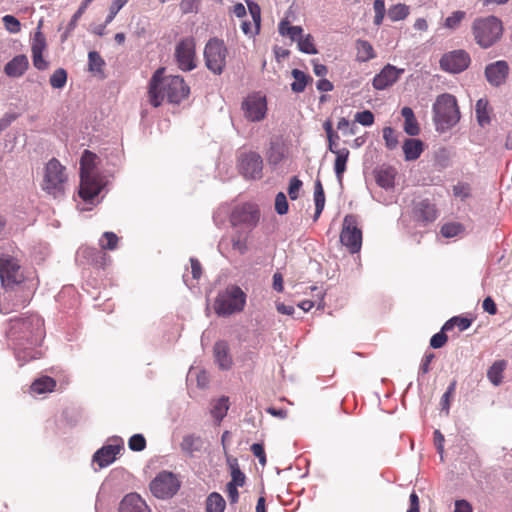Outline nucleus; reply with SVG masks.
Here are the masks:
<instances>
[{
  "label": "nucleus",
  "mask_w": 512,
  "mask_h": 512,
  "mask_svg": "<svg viewBox=\"0 0 512 512\" xmlns=\"http://www.w3.org/2000/svg\"><path fill=\"white\" fill-rule=\"evenodd\" d=\"M189 93L190 87L183 77L166 75L165 68H158L149 81L148 98L153 107H159L165 99L169 103L179 104Z\"/></svg>",
  "instance_id": "obj_1"
},
{
  "label": "nucleus",
  "mask_w": 512,
  "mask_h": 512,
  "mask_svg": "<svg viewBox=\"0 0 512 512\" xmlns=\"http://www.w3.org/2000/svg\"><path fill=\"white\" fill-rule=\"evenodd\" d=\"M96 155L89 150H85L80 159V188L79 196L86 205L93 206L99 201L96 197L100 194L103 189L102 178L95 175Z\"/></svg>",
  "instance_id": "obj_2"
},
{
  "label": "nucleus",
  "mask_w": 512,
  "mask_h": 512,
  "mask_svg": "<svg viewBox=\"0 0 512 512\" xmlns=\"http://www.w3.org/2000/svg\"><path fill=\"white\" fill-rule=\"evenodd\" d=\"M460 119L456 98L448 93L439 95L433 104V120L437 131L444 132L455 126Z\"/></svg>",
  "instance_id": "obj_3"
},
{
  "label": "nucleus",
  "mask_w": 512,
  "mask_h": 512,
  "mask_svg": "<svg viewBox=\"0 0 512 512\" xmlns=\"http://www.w3.org/2000/svg\"><path fill=\"white\" fill-rule=\"evenodd\" d=\"M246 304V294L237 285H229L218 293L214 310L218 316H230L243 311Z\"/></svg>",
  "instance_id": "obj_4"
},
{
  "label": "nucleus",
  "mask_w": 512,
  "mask_h": 512,
  "mask_svg": "<svg viewBox=\"0 0 512 512\" xmlns=\"http://www.w3.org/2000/svg\"><path fill=\"white\" fill-rule=\"evenodd\" d=\"M476 43L482 48L491 47L502 35L503 26L495 16L476 18L472 25Z\"/></svg>",
  "instance_id": "obj_5"
},
{
  "label": "nucleus",
  "mask_w": 512,
  "mask_h": 512,
  "mask_svg": "<svg viewBox=\"0 0 512 512\" xmlns=\"http://www.w3.org/2000/svg\"><path fill=\"white\" fill-rule=\"evenodd\" d=\"M66 179L65 167L52 158L45 166L42 189L57 198L64 193Z\"/></svg>",
  "instance_id": "obj_6"
},
{
  "label": "nucleus",
  "mask_w": 512,
  "mask_h": 512,
  "mask_svg": "<svg viewBox=\"0 0 512 512\" xmlns=\"http://www.w3.org/2000/svg\"><path fill=\"white\" fill-rule=\"evenodd\" d=\"M227 48L222 40L210 39L204 49V58L207 68L216 75H220L226 65Z\"/></svg>",
  "instance_id": "obj_7"
},
{
  "label": "nucleus",
  "mask_w": 512,
  "mask_h": 512,
  "mask_svg": "<svg viewBox=\"0 0 512 512\" xmlns=\"http://www.w3.org/2000/svg\"><path fill=\"white\" fill-rule=\"evenodd\" d=\"M0 279L6 289H13L24 280L21 266L13 256L8 254L0 256Z\"/></svg>",
  "instance_id": "obj_8"
},
{
  "label": "nucleus",
  "mask_w": 512,
  "mask_h": 512,
  "mask_svg": "<svg viewBox=\"0 0 512 512\" xmlns=\"http://www.w3.org/2000/svg\"><path fill=\"white\" fill-rule=\"evenodd\" d=\"M340 242L352 254L360 251L362 246V231L353 215H346L343 220Z\"/></svg>",
  "instance_id": "obj_9"
},
{
  "label": "nucleus",
  "mask_w": 512,
  "mask_h": 512,
  "mask_svg": "<svg viewBox=\"0 0 512 512\" xmlns=\"http://www.w3.org/2000/svg\"><path fill=\"white\" fill-rule=\"evenodd\" d=\"M180 482L177 477L167 471L160 472L150 483L151 493L159 499H168L177 493Z\"/></svg>",
  "instance_id": "obj_10"
},
{
  "label": "nucleus",
  "mask_w": 512,
  "mask_h": 512,
  "mask_svg": "<svg viewBox=\"0 0 512 512\" xmlns=\"http://www.w3.org/2000/svg\"><path fill=\"white\" fill-rule=\"evenodd\" d=\"M195 46L192 37H186L177 43L174 56L180 70L191 71L196 68Z\"/></svg>",
  "instance_id": "obj_11"
},
{
  "label": "nucleus",
  "mask_w": 512,
  "mask_h": 512,
  "mask_svg": "<svg viewBox=\"0 0 512 512\" xmlns=\"http://www.w3.org/2000/svg\"><path fill=\"white\" fill-rule=\"evenodd\" d=\"M241 110L246 120L260 122L267 114V102L265 96L259 93L248 95L241 104Z\"/></svg>",
  "instance_id": "obj_12"
},
{
  "label": "nucleus",
  "mask_w": 512,
  "mask_h": 512,
  "mask_svg": "<svg viewBox=\"0 0 512 512\" xmlns=\"http://www.w3.org/2000/svg\"><path fill=\"white\" fill-rule=\"evenodd\" d=\"M123 440L120 437H112L108 443L98 449L93 455V462L96 463L100 469L105 468L116 460V456L123 449Z\"/></svg>",
  "instance_id": "obj_13"
},
{
  "label": "nucleus",
  "mask_w": 512,
  "mask_h": 512,
  "mask_svg": "<svg viewBox=\"0 0 512 512\" xmlns=\"http://www.w3.org/2000/svg\"><path fill=\"white\" fill-rule=\"evenodd\" d=\"M470 61V56L466 51L453 50L441 57L440 67L446 72L457 74L467 69Z\"/></svg>",
  "instance_id": "obj_14"
},
{
  "label": "nucleus",
  "mask_w": 512,
  "mask_h": 512,
  "mask_svg": "<svg viewBox=\"0 0 512 512\" xmlns=\"http://www.w3.org/2000/svg\"><path fill=\"white\" fill-rule=\"evenodd\" d=\"M240 172L251 179H258L262 175L263 161L261 156L256 152L242 154L239 164Z\"/></svg>",
  "instance_id": "obj_15"
},
{
  "label": "nucleus",
  "mask_w": 512,
  "mask_h": 512,
  "mask_svg": "<svg viewBox=\"0 0 512 512\" xmlns=\"http://www.w3.org/2000/svg\"><path fill=\"white\" fill-rule=\"evenodd\" d=\"M403 73L404 69L387 64L375 75L372 86L376 90H384L396 83Z\"/></svg>",
  "instance_id": "obj_16"
},
{
  "label": "nucleus",
  "mask_w": 512,
  "mask_h": 512,
  "mask_svg": "<svg viewBox=\"0 0 512 512\" xmlns=\"http://www.w3.org/2000/svg\"><path fill=\"white\" fill-rule=\"evenodd\" d=\"M11 336H14L17 332L19 333H36L37 338L41 336L42 320L37 315H31L24 318L15 319L11 322ZM38 339L35 340V342Z\"/></svg>",
  "instance_id": "obj_17"
},
{
  "label": "nucleus",
  "mask_w": 512,
  "mask_h": 512,
  "mask_svg": "<svg viewBox=\"0 0 512 512\" xmlns=\"http://www.w3.org/2000/svg\"><path fill=\"white\" fill-rule=\"evenodd\" d=\"M509 72L506 61H496L486 66L485 77L490 85L498 87L505 83Z\"/></svg>",
  "instance_id": "obj_18"
},
{
  "label": "nucleus",
  "mask_w": 512,
  "mask_h": 512,
  "mask_svg": "<svg viewBox=\"0 0 512 512\" xmlns=\"http://www.w3.org/2000/svg\"><path fill=\"white\" fill-rule=\"evenodd\" d=\"M118 512H150V509L138 494L130 493L121 500Z\"/></svg>",
  "instance_id": "obj_19"
},
{
  "label": "nucleus",
  "mask_w": 512,
  "mask_h": 512,
  "mask_svg": "<svg viewBox=\"0 0 512 512\" xmlns=\"http://www.w3.org/2000/svg\"><path fill=\"white\" fill-rule=\"evenodd\" d=\"M396 175L397 171L394 167L381 166L375 171V180L380 187L389 190L394 187Z\"/></svg>",
  "instance_id": "obj_20"
},
{
  "label": "nucleus",
  "mask_w": 512,
  "mask_h": 512,
  "mask_svg": "<svg viewBox=\"0 0 512 512\" xmlns=\"http://www.w3.org/2000/svg\"><path fill=\"white\" fill-rule=\"evenodd\" d=\"M28 65V58L25 55H17L5 65L4 72L9 77H20L25 73Z\"/></svg>",
  "instance_id": "obj_21"
},
{
  "label": "nucleus",
  "mask_w": 512,
  "mask_h": 512,
  "mask_svg": "<svg viewBox=\"0 0 512 512\" xmlns=\"http://www.w3.org/2000/svg\"><path fill=\"white\" fill-rule=\"evenodd\" d=\"M214 357L218 366L228 370L232 365V358L229 355V347L225 341H219L214 345Z\"/></svg>",
  "instance_id": "obj_22"
},
{
  "label": "nucleus",
  "mask_w": 512,
  "mask_h": 512,
  "mask_svg": "<svg viewBox=\"0 0 512 512\" xmlns=\"http://www.w3.org/2000/svg\"><path fill=\"white\" fill-rule=\"evenodd\" d=\"M402 149L405 160L413 161L418 159L423 152V142L419 139L408 138L404 141Z\"/></svg>",
  "instance_id": "obj_23"
},
{
  "label": "nucleus",
  "mask_w": 512,
  "mask_h": 512,
  "mask_svg": "<svg viewBox=\"0 0 512 512\" xmlns=\"http://www.w3.org/2000/svg\"><path fill=\"white\" fill-rule=\"evenodd\" d=\"M401 115L404 118L403 129L405 133L408 134L409 136L418 135L420 132V128L413 110L410 107H403L401 110Z\"/></svg>",
  "instance_id": "obj_24"
},
{
  "label": "nucleus",
  "mask_w": 512,
  "mask_h": 512,
  "mask_svg": "<svg viewBox=\"0 0 512 512\" xmlns=\"http://www.w3.org/2000/svg\"><path fill=\"white\" fill-rule=\"evenodd\" d=\"M56 387V381L49 376H42L33 381L31 384V392L34 394H45L52 392Z\"/></svg>",
  "instance_id": "obj_25"
},
{
  "label": "nucleus",
  "mask_w": 512,
  "mask_h": 512,
  "mask_svg": "<svg viewBox=\"0 0 512 512\" xmlns=\"http://www.w3.org/2000/svg\"><path fill=\"white\" fill-rule=\"evenodd\" d=\"M416 214L424 222H432L437 218L435 206L428 200H423L417 204Z\"/></svg>",
  "instance_id": "obj_26"
},
{
  "label": "nucleus",
  "mask_w": 512,
  "mask_h": 512,
  "mask_svg": "<svg viewBox=\"0 0 512 512\" xmlns=\"http://www.w3.org/2000/svg\"><path fill=\"white\" fill-rule=\"evenodd\" d=\"M336 155V159L334 162V171L337 177V180L341 183L343 179V174L346 170V164L349 158V150L347 148H341L339 151H334Z\"/></svg>",
  "instance_id": "obj_27"
},
{
  "label": "nucleus",
  "mask_w": 512,
  "mask_h": 512,
  "mask_svg": "<svg viewBox=\"0 0 512 512\" xmlns=\"http://www.w3.org/2000/svg\"><path fill=\"white\" fill-rule=\"evenodd\" d=\"M181 450L189 455L193 456L195 452H198L202 448V440L199 436L195 435H186L183 437L180 443Z\"/></svg>",
  "instance_id": "obj_28"
},
{
  "label": "nucleus",
  "mask_w": 512,
  "mask_h": 512,
  "mask_svg": "<svg viewBox=\"0 0 512 512\" xmlns=\"http://www.w3.org/2000/svg\"><path fill=\"white\" fill-rule=\"evenodd\" d=\"M357 60L359 62H367L376 57L373 46L366 40L359 39L356 41Z\"/></svg>",
  "instance_id": "obj_29"
},
{
  "label": "nucleus",
  "mask_w": 512,
  "mask_h": 512,
  "mask_svg": "<svg viewBox=\"0 0 512 512\" xmlns=\"http://www.w3.org/2000/svg\"><path fill=\"white\" fill-rule=\"evenodd\" d=\"M228 465L231 473V480L227 484L242 487L245 484L246 476L240 470L237 459H228Z\"/></svg>",
  "instance_id": "obj_30"
},
{
  "label": "nucleus",
  "mask_w": 512,
  "mask_h": 512,
  "mask_svg": "<svg viewBox=\"0 0 512 512\" xmlns=\"http://www.w3.org/2000/svg\"><path fill=\"white\" fill-rule=\"evenodd\" d=\"M292 76L294 82L291 84V90L295 93L303 92L308 82L312 81V78L308 74L299 69H293Z\"/></svg>",
  "instance_id": "obj_31"
},
{
  "label": "nucleus",
  "mask_w": 512,
  "mask_h": 512,
  "mask_svg": "<svg viewBox=\"0 0 512 512\" xmlns=\"http://www.w3.org/2000/svg\"><path fill=\"white\" fill-rule=\"evenodd\" d=\"M506 367V361L499 360L492 364V366L487 371V377L489 381L495 385L498 386L502 382V374Z\"/></svg>",
  "instance_id": "obj_32"
},
{
  "label": "nucleus",
  "mask_w": 512,
  "mask_h": 512,
  "mask_svg": "<svg viewBox=\"0 0 512 512\" xmlns=\"http://www.w3.org/2000/svg\"><path fill=\"white\" fill-rule=\"evenodd\" d=\"M225 500L217 492L211 493L206 500V512H224Z\"/></svg>",
  "instance_id": "obj_33"
},
{
  "label": "nucleus",
  "mask_w": 512,
  "mask_h": 512,
  "mask_svg": "<svg viewBox=\"0 0 512 512\" xmlns=\"http://www.w3.org/2000/svg\"><path fill=\"white\" fill-rule=\"evenodd\" d=\"M228 409V398L226 397H222L214 403L211 414L216 420L217 424H219L226 416Z\"/></svg>",
  "instance_id": "obj_34"
},
{
  "label": "nucleus",
  "mask_w": 512,
  "mask_h": 512,
  "mask_svg": "<svg viewBox=\"0 0 512 512\" xmlns=\"http://www.w3.org/2000/svg\"><path fill=\"white\" fill-rule=\"evenodd\" d=\"M475 112H476V117H477L478 123L481 126H485L486 124H488L490 122L489 111H488V101L486 99L481 98L476 102Z\"/></svg>",
  "instance_id": "obj_35"
},
{
  "label": "nucleus",
  "mask_w": 512,
  "mask_h": 512,
  "mask_svg": "<svg viewBox=\"0 0 512 512\" xmlns=\"http://www.w3.org/2000/svg\"><path fill=\"white\" fill-rule=\"evenodd\" d=\"M409 15V7L405 4L399 3L391 6L388 9V17L391 21H400Z\"/></svg>",
  "instance_id": "obj_36"
},
{
  "label": "nucleus",
  "mask_w": 512,
  "mask_h": 512,
  "mask_svg": "<svg viewBox=\"0 0 512 512\" xmlns=\"http://www.w3.org/2000/svg\"><path fill=\"white\" fill-rule=\"evenodd\" d=\"M472 321L466 317L455 316L449 319L444 325L443 330L450 331L455 326L459 328V331H464L471 326Z\"/></svg>",
  "instance_id": "obj_37"
},
{
  "label": "nucleus",
  "mask_w": 512,
  "mask_h": 512,
  "mask_svg": "<svg viewBox=\"0 0 512 512\" xmlns=\"http://www.w3.org/2000/svg\"><path fill=\"white\" fill-rule=\"evenodd\" d=\"M466 17V12L457 10L448 16L444 21V27L450 30H456L459 28L461 22Z\"/></svg>",
  "instance_id": "obj_38"
},
{
  "label": "nucleus",
  "mask_w": 512,
  "mask_h": 512,
  "mask_svg": "<svg viewBox=\"0 0 512 512\" xmlns=\"http://www.w3.org/2000/svg\"><path fill=\"white\" fill-rule=\"evenodd\" d=\"M298 48L301 52L306 54H317L318 51L315 48L313 37L310 34L302 36L298 39Z\"/></svg>",
  "instance_id": "obj_39"
},
{
  "label": "nucleus",
  "mask_w": 512,
  "mask_h": 512,
  "mask_svg": "<svg viewBox=\"0 0 512 512\" xmlns=\"http://www.w3.org/2000/svg\"><path fill=\"white\" fill-rule=\"evenodd\" d=\"M49 82L55 89L63 88L67 82V72L63 68H58L50 76Z\"/></svg>",
  "instance_id": "obj_40"
},
{
  "label": "nucleus",
  "mask_w": 512,
  "mask_h": 512,
  "mask_svg": "<svg viewBox=\"0 0 512 512\" xmlns=\"http://www.w3.org/2000/svg\"><path fill=\"white\" fill-rule=\"evenodd\" d=\"M105 62L100 56V54L96 51H90L88 54V66L89 70L94 73L102 72V68Z\"/></svg>",
  "instance_id": "obj_41"
},
{
  "label": "nucleus",
  "mask_w": 512,
  "mask_h": 512,
  "mask_svg": "<svg viewBox=\"0 0 512 512\" xmlns=\"http://www.w3.org/2000/svg\"><path fill=\"white\" fill-rule=\"evenodd\" d=\"M118 237L113 232H105L99 241L102 249L114 250L117 247Z\"/></svg>",
  "instance_id": "obj_42"
},
{
  "label": "nucleus",
  "mask_w": 512,
  "mask_h": 512,
  "mask_svg": "<svg viewBox=\"0 0 512 512\" xmlns=\"http://www.w3.org/2000/svg\"><path fill=\"white\" fill-rule=\"evenodd\" d=\"M129 2V0H112L109 6V13L106 17V24H110L118 12Z\"/></svg>",
  "instance_id": "obj_43"
},
{
  "label": "nucleus",
  "mask_w": 512,
  "mask_h": 512,
  "mask_svg": "<svg viewBox=\"0 0 512 512\" xmlns=\"http://www.w3.org/2000/svg\"><path fill=\"white\" fill-rule=\"evenodd\" d=\"M455 389H456V381H453L447 387V390L445 391V393L443 394V396L441 398L442 411H445L446 414L449 413L450 399L453 397V395L455 393Z\"/></svg>",
  "instance_id": "obj_44"
},
{
  "label": "nucleus",
  "mask_w": 512,
  "mask_h": 512,
  "mask_svg": "<svg viewBox=\"0 0 512 512\" xmlns=\"http://www.w3.org/2000/svg\"><path fill=\"white\" fill-rule=\"evenodd\" d=\"M46 48V40L42 32L40 31V27L34 34V38L32 41V52H43Z\"/></svg>",
  "instance_id": "obj_45"
},
{
  "label": "nucleus",
  "mask_w": 512,
  "mask_h": 512,
  "mask_svg": "<svg viewBox=\"0 0 512 512\" xmlns=\"http://www.w3.org/2000/svg\"><path fill=\"white\" fill-rule=\"evenodd\" d=\"M287 197L283 192L277 193L275 197V210L279 215H284L288 212Z\"/></svg>",
  "instance_id": "obj_46"
},
{
  "label": "nucleus",
  "mask_w": 512,
  "mask_h": 512,
  "mask_svg": "<svg viewBox=\"0 0 512 512\" xmlns=\"http://www.w3.org/2000/svg\"><path fill=\"white\" fill-rule=\"evenodd\" d=\"M462 231V226L458 223H447L442 226L441 234L445 238H451L457 236Z\"/></svg>",
  "instance_id": "obj_47"
},
{
  "label": "nucleus",
  "mask_w": 512,
  "mask_h": 512,
  "mask_svg": "<svg viewBox=\"0 0 512 512\" xmlns=\"http://www.w3.org/2000/svg\"><path fill=\"white\" fill-rule=\"evenodd\" d=\"M2 21L4 23L5 28L10 33H18L20 31V29H21V25H20L19 20L16 17L12 16V15H5L2 18Z\"/></svg>",
  "instance_id": "obj_48"
},
{
  "label": "nucleus",
  "mask_w": 512,
  "mask_h": 512,
  "mask_svg": "<svg viewBox=\"0 0 512 512\" xmlns=\"http://www.w3.org/2000/svg\"><path fill=\"white\" fill-rule=\"evenodd\" d=\"M128 445L133 451H142L146 447V440L142 434H134L129 439Z\"/></svg>",
  "instance_id": "obj_49"
},
{
  "label": "nucleus",
  "mask_w": 512,
  "mask_h": 512,
  "mask_svg": "<svg viewBox=\"0 0 512 512\" xmlns=\"http://www.w3.org/2000/svg\"><path fill=\"white\" fill-rule=\"evenodd\" d=\"M355 122H357L363 126H371L374 123V115L369 110L357 112L355 114Z\"/></svg>",
  "instance_id": "obj_50"
},
{
  "label": "nucleus",
  "mask_w": 512,
  "mask_h": 512,
  "mask_svg": "<svg viewBox=\"0 0 512 512\" xmlns=\"http://www.w3.org/2000/svg\"><path fill=\"white\" fill-rule=\"evenodd\" d=\"M383 138L385 140L386 146L389 149L396 148V146L398 144V139L395 134V131L391 127H385L383 129Z\"/></svg>",
  "instance_id": "obj_51"
},
{
  "label": "nucleus",
  "mask_w": 512,
  "mask_h": 512,
  "mask_svg": "<svg viewBox=\"0 0 512 512\" xmlns=\"http://www.w3.org/2000/svg\"><path fill=\"white\" fill-rule=\"evenodd\" d=\"M302 187V181L297 177H292L290 179L289 187H288V195L291 200H296L299 196L300 188Z\"/></svg>",
  "instance_id": "obj_52"
},
{
  "label": "nucleus",
  "mask_w": 512,
  "mask_h": 512,
  "mask_svg": "<svg viewBox=\"0 0 512 512\" xmlns=\"http://www.w3.org/2000/svg\"><path fill=\"white\" fill-rule=\"evenodd\" d=\"M284 158V153L281 150L280 147H274L272 146L269 154H268V161L270 164L276 166L278 165Z\"/></svg>",
  "instance_id": "obj_53"
},
{
  "label": "nucleus",
  "mask_w": 512,
  "mask_h": 512,
  "mask_svg": "<svg viewBox=\"0 0 512 512\" xmlns=\"http://www.w3.org/2000/svg\"><path fill=\"white\" fill-rule=\"evenodd\" d=\"M445 330H441L440 332L434 334L430 339V346L434 349L441 348L447 342V336L444 333Z\"/></svg>",
  "instance_id": "obj_54"
},
{
  "label": "nucleus",
  "mask_w": 512,
  "mask_h": 512,
  "mask_svg": "<svg viewBox=\"0 0 512 512\" xmlns=\"http://www.w3.org/2000/svg\"><path fill=\"white\" fill-rule=\"evenodd\" d=\"M337 128L342 131L344 135H355L357 129L355 125H351L349 120L344 117L339 120Z\"/></svg>",
  "instance_id": "obj_55"
},
{
  "label": "nucleus",
  "mask_w": 512,
  "mask_h": 512,
  "mask_svg": "<svg viewBox=\"0 0 512 512\" xmlns=\"http://www.w3.org/2000/svg\"><path fill=\"white\" fill-rule=\"evenodd\" d=\"M250 450L253 455L258 458L259 463L264 466L266 464V455L263 445L260 443H254L251 445Z\"/></svg>",
  "instance_id": "obj_56"
},
{
  "label": "nucleus",
  "mask_w": 512,
  "mask_h": 512,
  "mask_svg": "<svg viewBox=\"0 0 512 512\" xmlns=\"http://www.w3.org/2000/svg\"><path fill=\"white\" fill-rule=\"evenodd\" d=\"M444 436L439 430L434 431V444L436 446L437 452L440 455L441 460H443L444 453Z\"/></svg>",
  "instance_id": "obj_57"
},
{
  "label": "nucleus",
  "mask_w": 512,
  "mask_h": 512,
  "mask_svg": "<svg viewBox=\"0 0 512 512\" xmlns=\"http://www.w3.org/2000/svg\"><path fill=\"white\" fill-rule=\"evenodd\" d=\"M43 52H32L33 65L38 70H45L48 67V63L43 58Z\"/></svg>",
  "instance_id": "obj_58"
},
{
  "label": "nucleus",
  "mask_w": 512,
  "mask_h": 512,
  "mask_svg": "<svg viewBox=\"0 0 512 512\" xmlns=\"http://www.w3.org/2000/svg\"><path fill=\"white\" fill-rule=\"evenodd\" d=\"M200 0H181L180 9L183 13H192L196 10V5Z\"/></svg>",
  "instance_id": "obj_59"
},
{
  "label": "nucleus",
  "mask_w": 512,
  "mask_h": 512,
  "mask_svg": "<svg viewBox=\"0 0 512 512\" xmlns=\"http://www.w3.org/2000/svg\"><path fill=\"white\" fill-rule=\"evenodd\" d=\"M483 310L490 315L497 313V306L491 297H486L482 303Z\"/></svg>",
  "instance_id": "obj_60"
},
{
  "label": "nucleus",
  "mask_w": 512,
  "mask_h": 512,
  "mask_svg": "<svg viewBox=\"0 0 512 512\" xmlns=\"http://www.w3.org/2000/svg\"><path fill=\"white\" fill-rule=\"evenodd\" d=\"M237 488H238V486H234L233 484L226 485L228 499L231 504L237 503L239 500V492H238Z\"/></svg>",
  "instance_id": "obj_61"
},
{
  "label": "nucleus",
  "mask_w": 512,
  "mask_h": 512,
  "mask_svg": "<svg viewBox=\"0 0 512 512\" xmlns=\"http://www.w3.org/2000/svg\"><path fill=\"white\" fill-rule=\"evenodd\" d=\"M313 64V72L318 77H325L328 73V69L325 65L320 64L317 62V60H312Z\"/></svg>",
  "instance_id": "obj_62"
},
{
  "label": "nucleus",
  "mask_w": 512,
  "mask_h": 512,
  "mask_svg": "<svg viewBox=\"0 0 512 512\" xmlns=\"http://www.w3.org/2000/svg\"><path fill=\"white\" fill-rule=\"evenodd\" d=\"M434 359V354L433 353H427L425 354L423 360H422V364L420 366V372L422 374H426L429 372L430 370V363L432 362V360Z\"/></svg>",
  "instance_id": "obj_63"
},
{
  "label": "nucleus",
  "mask_w": 512,
  "mask_h": 512,
  "mask_svg": "<svg viewBox=\"0 0 512 512\" xmlns=\"http://www.w3.org/2000/svg\"><path fill=\"white\" fill-rule=\"evenodd\" d=\"M454 512H472V507L466 500H457Z\"/></svg>",
  "instance_id": "obj_64"
}]
</instances>
